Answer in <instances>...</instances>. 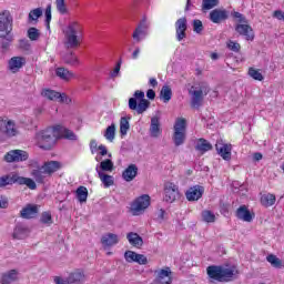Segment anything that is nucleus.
Segmentation results:
<instances>
[{
	"label": "nucleus",
	"mask_w": 284,
	"mask_h": 284,
	"mask_svg": "<svg viewBox=\"0 0 284 284\" xmlns=\"http://www.w3.org/2000/svg\"><path fill=\"white\" fill-rule=\"evenodd\" d=\"M261 203L264 207H272L276 203V195L267 193L261 196Z\"/></svg>",
	"instance_id": "f704fd0d"
},
{
	"label": "nucleus",
	"mask_w": 284,
	"mask_h": 284,
	"mask_svg": "<svg viewBox=\"0 0 284 284\" xmlns=\"http://www.w3.org/2000/svg\"><path fill=\"white\" fill-rule=\"evenodd\" d=\"M102 247L108 250V247H113V245L119 244V235L114 233H106L101 237Z\"/></svg>",
	"instance_id": "b1692460"
},
{
	"label": "nucleus",
	"mask_w": 284,
	"mask_h": 284,
	"mask_svg": "<svg viewBox=\"0 0 284 284\" xmlns=\"http://www.w3.org/2000/svg\"><path fill=\"white\" fill-rule=\"evenodd\" d=\"M28 39L30 41H39V38L41 37V32H39V29L31 27L27 31Z\"/></svg>",
	"instance_id": "c03bdc74"
},
{
	"label": "nucleus",
	"mask_w": 284,
	"mask_h": 284,
	"mask_svg": "<svg viewBox=\"0 0 284 284\" xmlns=\"http://www.w3.org/2000/svg\"><path fill=\"white\" fill-rule=\"evenodd\" d=\"M85 275L82 272L71 273L68 277L69 284H81L83 283Z\"/></svg>",
	"instance_id": "e433bc0d"
},
{
	"label": "nucleus",
	"mask_w": 284,
	"mask_h": 284,
	"mask_svg": "<svg viewBox=\"0 0 284 284\" xmlns=\"http://www.w3.org/2000/svg\"><path fill=\"white\" fill-rule=\"evenodd\" d=\"M187 18H180L175 22L176 41H183L187 37Z\"/></svg>",
	"instance_id": "4468645a"
},
{
	"label": "nucleus",
	"mask_w": 284,
	"mask_h": 284,
	"mask_svg": "<svg viewBox=\"0 0 284 284\" xmlns=\"http://www.w3.org/2000/svg\"><path fill=\"white\" fill-rule=\"evenodd\" d=\"M227 48L229 50H232V52H240L241 44L239 42L230 41Z\"/></svg>",
	"instance_id": "e2e57ef3"
},
{
	"label": "nucleus",
	"mask_w": 284,
	"mask_h": 284,
	"mask_svg": "<svg viewBox=\"0 0 284 284\" xmlns=\"http://www.w3.org/2000/svg\"><path fill=\"white\" fill-rule=\"evenodd\" d=\"M160 99L163 101V103H170L172 100V88H170V85L162 87L160 91Z\"/></svg>",
	"instance_id": "473e14b6"
},
{
	"label": "nucleus",
	"mask_w": 284,
	"mask_h": 284,
	"mask_svg": "<svg viewBox=\"0 0 284 284\" xmlns=\"http://www.w3.org/2000/svg\"><path fill=\"white\" fill-rule=\"evenodd\" d=\"M0 134L12 139L19 134V129H17V123L13 120H3L0 118Z\"/></svg>",
	"instance_id": "0eeeda50"
},
{
	"label": "nucleus",
	"mask_w": 284,
	"mask_h": 284,
	"mask_svg": "<svg viewBox=\"0 0 284 284\" xmlns=\"http://www.w3.org/2000/svg\"><path fill=\"white\" fill-rule=\"evenodd\" d=\"M81 24L77 21L74 22H71L69 26H68V31H67V34H73V36H77L78 32H81Z\"/></svg>",
	"instance_id": "8fccbe9b"
},
{
	"label": "nucleus",
	"mask_w": 284,
	"mask_h": 284,
	"mask_svg": "<svg viewBox=\"0 0 284 284\" xmlns=\"http://www.w3.org/2000/svg\"><path fill=\"white\" fill-rule=\"evenodd\" d=\"M40 17H43L42 8H37L29 12V21H39Z\"/></svg>",
	"instance_id": "a18cd8bd"
},
{
	"label": "nucleus",
	"mask_w": 284,
	"mask_h": 284,
	"mask_svg": "<svg viewBox=\"0 0 284 284\" xmlns=\"http://www.w3.org/2000/svg\"><path fill=\"white\" fill-rule=\"evenodd\" d=\"M248 77H251V79H254V81H263L264 79L263 73H261V70L252 67L248 69Z\"/></svg>",
	"instance_id": "49530a36"
},
{
	"label": "nucleus",
	"mask_w": 284,
	"mask_h": 284,
	"mask_svg": "<svg viewBox=\"0 0 284 284\" xmlns=\"http://www.w3.org/2000/svg\"><path fill=\"white\" fill-rule=\"evenodd\" d=\"M150 207V195L143 194L138 197L131 205L133 216H139L141 212L148 210Z\"/></svg>",
	"instance_id": "1a4fd4ad"
},
{
	"label": "nucleus",
	"mask_w": 284,
	"mask_h": 284,
	"mask_svg": "<svg viewBox=\"0 0 284 284\" xmlns=\"http://www.w3.org/2000/svg\"><path fill=\"white\" fill-rule=\"evenodd\" d=\"M62 130L63 126L55 125L38 132L36 139H38V142L40 143L41 150H52L57 141L61 139Z\"/></svg>",
	"instance_id": "f257e3e1"
},
{
	"label": "nucleus",
	"mask_w": 284,
	"mask_h": 284,
	"mask_svg": "<svg viewBox=\"0 0 284 284\" xmlns=\"http://www.w3.org/2000/svg\"><path fill=\"white\" fill-rule=\"evenodd\" d=\"M28 152L23 150H13L4 155V161L7 163H19V161H28Z\"/></svg>",
	"instance_id": "f8f14e48"
},
{
	"label": "nucleus",
	"mask_w": 284,
	"mask_h": 284,
	"mask_svg": "<svg viewBox=\"0 0 284 284\" xmlns=\"http://www.w3.org/2000/svg\"><path fill=\"white\" fill-rule=\"evenodd\" d=\"M97 172L104 187H111V185H114V178H112V175L103 173V171H100L99 168H97Z\"/></svg>",
	"instance_id": "c756f323"
},
{
	"label": "nucleus",
	"mask_w": 284,
	"mask_h": 284,
	"mask_svg": "<svg viewBox=\"0 0 284 284\" xmlns=\"http://www.w3.org/2000/svg\"><path fill=\"white\" fill-rule=\"evenodd\" d=\"M61 168H63V163L54 160L47 161L42 165V170L44 174H48V176H52V174H54V172H59Z\"/></svg>",
	"instance_id": "6ab92c4d"
},
{
	"label": "nucleus",
	"mask_w": 284,
	"mask_h": 284,
	"mask_svg": "<svg viewBox=\"0 0 284 284\" xmlns=\"http://www.w3.org/2000/svg\"><path fill=\"white\" fill-rule=\"evenodd\" d=\"M104 138L106 139V141H109L110 143L114 142V139H116V124L112 123L111 125H109L105 131H104Z\"/></svg>",
	"instance_id": "2f4dec72"
},
{
	"label": "nucleus",
	"mask_w": 284,
	"mask_h": 284,
	"mask_svg": "<svg viewBox=\"0 0 284 284\" xmlns=\"http://www.w3.org/2000/svg\"><path fill=\"white\" fill-rule=\"evenodd\" d=\"M205 189L201 185H194L185 192L187 201H199L203 196Z\"/></svg>",
	"instance_id": "aec40b11"
},
{
	"label": "nucleus",
	"mask_w": 284,
	"mask_h": 284,
	"mask_svg": "<svg viewBox=\"0 0 284 284\" xmlns=\"http://www.w3.org/2000/svg\"><path fill=\"white\" fill-rule=\"evenodd\" d=\"M121 63H123V60H119L113 72H111V79H115V77H119V73L121 72Z\"/></svg>",
	"instance_id": "680f3d73"
},
{
	"label": "nucleus",
	"mask_w": 284,
	"mask_h": 284,
	"mask_svg": "<svg viewBox=\"0 0 284 284\" xmlns=\"http://www.w3.org/2000/svg\"><path fill=\"white\" fill-rule=\"evenodd\" d=\"M27 185L29 190H37V182L30 178H23L19 174H7L0 178V187H7V185Z\"/></svg>",
	"instance_id": "39448f33"
},
{
	"label": "nucleus",
	"mask_w": 284,
	"mask_h": 284,
	"mask_svg": "<svg viewBox=\"0 0 284 284\" xmlns=\"http://www.w3.org/2000/svg\"><path fill=\"white\" fill-rule=\"evenodd\" d=\"M164 194V201H166V203H174V201L181 196L179 186L172 182L165 184Z\"/></svg>",
	"instance_id": "9b49d317"
},
{
	"label": "nucleus",
	"mask_w": 284,
	"mask_h": 284,
	"mask_svg": "<svg viewBox=\"0 0 284 284\" xmlns=\"http://www.w3.org/2000/svg\"><path fill=\"white\" fill-rule=\"evenodd\" d=\"M45 172H43L42 166L38 169H33L31 171V176L34 179L36 183H44L45 182Z\"/></svg>",
	"instance_id": "7c9ffc66"
},
{
	"label": "nucleus",
	"mask_w": 284,
	"mask_h": 284,
	"mask_svg": "<svg viewBox=\"0 0 284 284\" xmlns=\"http://www.w3.org/2000/svg\"><path fill=\"white\" fill-rule=\"evenodd\" d=\"M215 150L224 161H230L232 159V144L223 143L221 141L215 144Z\"/></svg>",
	"instance_id": "f3484780"
},
{
	"label": "nucleus",
	"mask_w": 284,
	"mask_h": 284,
	"mask_svg": "<svg viewBox=\"0 0 284 284\" xmlns=\"http://www.w3.org/2000/svg\"><path fill=\"white\" fill-rule=\"evenodd\" d=\"M236 219L244 221L245 223H252L254 221V214L250 212L245 205H241L235 212Z\"/></svg>",
	"instance_id": "412c9836"
},
{
	"label": "nucleus",
	"mask_w": 284,
	"mask_h": 284,
	"mask_svg": "<svg viewBox=\"0 0 284 284\" xmlns=\"http://www.w3.org/2000/svg\"><path fill=\"white\" fill-rule=\"evenodd\" d=\"M42 97H44V99H48L49 101H57V99H59L60 103H68V101H70L65 93H60L52 89H44L42 91Z\"/></svg>",
	"instance_id": "2eb2a0df"
},
{
	"label": "nucleus",
	"mask_w": 284,
	"mask_h": 284,
	"mask_svg": "<svg viewBox=\"0 0 284 284\" xmlns=\"http://www.w3.org/2000/svg\"><path fill=\"white\" fill-rule=\"evenodd\" d=\"M185 128H187V121L185 118H179L174 124L173 143L175 148L185 143Z\"/></svg>",
	"instance_id": "423d86ee"
},
{
	"label": "nucleus",
	"mask_w": 284,
	"mask_h": 284,
	"mask_svg": "<svg viewBox=\"0 0 284 284\" xmlns=\"http://www.w3.org/2000/svg\"><path fill=\"white\" fill-rule=\"evenodd\" d=\"M55 74L59 79H62V81H70L71 79H74V73L63 67L57 68Z\"/></svg>",
	"instance_id": "c85d7f7f"
},
{
	"label": "nucleus",
	"mask_w": 284,
	"mask_h": 284,
	"mask_svg": "<svg viewBox=\"0 0 284 284\" xmlns=\"http://www.w3.org/2000/svg\"><path fill=\"white\" fill-rule=\"evenodd\" d=\"M63 61L64 63H67L68 65H79V58L75 57V54L73 52L67 53L63 57Z\"/></svg>",
	"instance_id": "37998d69"
},
{
	"label": "nucleus",
	"mask_w": 284,
	"mask_h": 284,
	"mask_svg": "<svg viewBox=\"0 0 284 284\" xmlns=\"http://www.w3.org/2000/svg\"><path fill=\"white\" fill-rule=\"evenodd\" d=\"M114 162L112 160L106 159L100 163V172H113Z\"/></svg>",
	"instance_id": "79ce46f5"
},
{
	"label": "nucleus",
	"mask_w": 284,
	"mask_h": 284,
	"mask_svg": "<svg viewBox=\"0 0 284 284\" xmlns=\"http://www.w3.org/2000/svg\"><path fill=\"white\" fill-rule=\"evenodd\" d=\"M195 150H197V152H210V150H212V143L201 138L195 145Z\"/></svg>",
	"instance_id": "c9c22d12"
},
{
	"label": "nucleus",
	"mask_w": 284,
	"mask_h": 284,
	"mask_svg": "<svg viewBox=\"0 0 284 284\" xmlns=\"http://www.w3.org/2000/svg\"><path fill=\"white\" fill-rule=\"evenodd\" d=\"M61 139H68V141H77V134H74L72 130L64 129L62 126Z\"/></svg>",
	"instance_id": "3c124183"
},
{
	"label": "nucleus",
	"mask_w": 284,
	"mask_h": 284,
	"mask_svg": "<svg viewBox=\"0 0 284 284\" xmlns=\"http://www.w3.org/2000/svg\"><path fill=\"white\" fill-rule=\"evenodd\" d=\"M129 109L136 114H143L150 109V100L145 99V92L136 90L133 98L129 99Z\"/></svg>",
	"instance_id": "20e7f679"
},
{
	"label": "nucleus",
	"mask_w": 284,
	"mask_h": 284,
	"mask_svg": "<svg viewBox=\"0 0 284 284\" xmlns=\"http://www.w3.org/2000/svg\"><path fill=\"white\" fill-rule=\"evenodd\" d=\"M28 236H30V229L28 227V225L23 223L16 224L12 233V239H14L16 241H23Z\"/></svg>",
	"instance_id": "dca6fc26"
},
{
	"label": "nucleus",
	"mask_w": 284,
	"mask_h": 284,
	"mask_svg": "<svg viewBox=\"0 0 284 284\" xmlns=\"http://www.w3.org/2000/svg\"><path fill=\"white\" fill-rule=\"evenodd\" d=\"M193 32H196V34L203 32V22L201 20H193Z\"/></svg>",
	"instance_id": "13d9d810"
},
{
	"label": "nucleus",
	"mask_w": 284,
	"mask_h": 284,
	"mask_svg": "<svg viewBox=\"0 0 284 284\" xmlns=\"http://www.w3.org/2000/svg\"><path fill=\"white\" fill-rule=\"evenodd\" d=\"M37 214H39V205L28 204L20 211L21 219H37Z\"/></svg>",
	"instance_id": "5701e85b"
},
{
	"label": "nucleus",
	"mask_w": 284,
	"mask_h": 284,
	"mask_svg": "<svg viewBox=\"0 0 284 284\" xmlns=\"http://www.w3.org/2000/svg\"><path fill=\"white\" fill-rule=\"evenodd\" d=\"M47 30H50V21H52V4H48L44 12Z\"/></svg>",
	"instance_id": "5fc2aeb1"
},
{
	"label": "nucleus",
	"mask_w": 284,
	"mask_h": 284,
	"mask_svg": "<svg viewBox=\"0 0 284 284\" xmlns=\"http://www.w3.org/2000/svg\"><path fill=\"white\" fill-rule=\"evenodd\" d=\"M232 17H233V19H237V21H239V23L241 24V23H248V21H247V18H245V16H243L241 12H239V11H234L233 13H232Z\"/></svg>",
	"instance_id": "bf43d9fd"
},
{
	"label": "nucleus",
	"mask_w": 284,
	"mask_h": 284,
	"mask_svg": "<svg viewBox=\"0 0 284 284\" xmlns=\"http://www.w3.org/2000/svg\"><path fill=\"white\" fill-rule=\"evenodd\" d=\"M206 274L209 278H211L210 283H230V281H234L236 278V273H234V268L225 267L223 265H211L206 268Z\"/></svg>",
	"instance_id": "f03ea898"
},
{
	"label": "nucleus",
	"mask_w": 284,
	"mask_h": 284,
	"mask_svg": "<svg viewBox=\"0 0 284 284\" xmlns=\"http://www.w3.org/2000/svg\"><path fill=\"white\" fill-rule=\"evenodd\" d=\"M75 193H77V199L80 203H85L88 201V187L79 186Z\"/></svg>",
	"instance_id": "a19ab883"
},
{
	"label": "nucleus",
	"mask_w": 284,
	"mask_h": 284,
	"mask_svg": "<svg viewBox=\"0 0 284 284\" xmlns=\"http://www.w3.org/2000/svg\"><path fill=\"white\" fill-rule=\"evenodd\" d=\"M189 94L191 95V108L199 110V108L203 105L204 97L210 94V87L207 83L201 82L197 85H192L189 90Z\"/></svg>",
	"instance_id": "7ed1b4c3"
},
{
	"label": "nucleus",
	"mask_w": 284,
	"mask_h": 284,
	"mask_svg": "<svg viewBox=\"0 0 284 284\" xmlns=\"http://www.w3.org/2000/svg\"><path fill=\"white\" fill-rule=\"evenodd\" d=\"M161 133V120L159 119V116L151 118L150 136H152L153 139H159V135Z\"/></svg>",
	"instance_id": "a878e982"
},
{
	"label": "nucleus",
	"mask_w": 284,
	"mask_h": 284,
	"mask_svg": "<svg viewBox=\"0 0 284 284\" xmlns=\"http://www.w3.org/2000/svg\"><path fill=\"white\" fill-rule=\"evenodd\" d=\"M90 150H91V154H94V152H97V150H99V145L97 144V140H91L90 141Z\"/></svg>",
	"instance_id": "69168bd1"
},
{
	"label": "nucleus",
	"mask_w": 284,
	"mask_h": 284,
	"mask_svg": "<svg viewBox=\"0 0 284 284\" xmlns=\"http://www.w3.org/2000/svg\"><path fill=\"white\" fill-rule=\"evenodd\" d=\"M202 221H204V223H214L216 221V215L209 210L202 211Z\"/></svg>",
	"instance_id": "de8ad7c7"
},
{
	"label": "nucleus",
	"mask_w": 284,
	"mask_h": 284,
	"mask_svg": "<svg viewBox=\"0 0 284 284\" xmlns=\"http://www.w3.org/2000/svg\"><path fill=\"white\" fill-rule=\"evenodd\" d=\"M23 65H26L24 58L13 57L9 60V70H11V72H18L21 70V68H23Z\"/></svg>",
	"instance_id": "cd10ccee"
},
{
	"label": "nucleus",
	"mask_w": 284,
	"mask_h": 284,
	"mask_svg": "<svg viewBox=\"0 0 284 284\" xmlns=\"http://www.w3.org/2000/svg\"><path fill=\"white\" fill-rule=\"evenodd\" d=\"M235 31L240 33L241 37H245L246 41H254V30L247 23H241L235 26Z\"/></svg>",
	"instance_id": "a211bd4d"
},
{
	"label": "nucleus",
	"mask_w": 284,
	"mask_h": 284,
	"mask_svg": "<svg viewBox=\"0 0 284 284\" xmlns=\"http://www.w3.org/2000/svg\"><path fill=\"white\" fill-rule=\"evenodd\" d=\"M136 174H139V166L136 164H130L122 173V178L126 183L130 181H134L136 179Z\"/></svg>",
	"instance_id": "393cba45"
},
{
	"label": "nucleus",
	"mask_w": 284,
	"mask_h": 284,
	"mask_svg": "<svg viewBox=\"0 0 284 284\" xmlns=\"http://www.w3.org/2000/svg\"><path fill=\"white\" fill-rule=\"evenodd\" d=\"M209 19L212 21V23H225V21L230 19V11L223 8L214 9L210 12Z\"/></svg>",
	"instance_id": "9d476101"
},
{
	"label": "nucleus",
	"mask_w": 284,
	"mask_h": 284,
	"mask_svg": "<svg viewBox=\"0 0 284 284\" xmlns=\"http://www.w3.org/2000/svg\"><path fill=\"white\" fill-rule=\"evenodd\" d=\"M135 263L139 265H148V257L143 254H136L135 255Z\"/></svg>",
	"instance_id": "052dcab7"
},
{
	"label": "nucleus",
	"mask_w": 284,
	"mask_h": 284,
	"mask_svg": "<svg viewBox=\"0 0 284 284\" xmlns=\"http://www.w3.org/2000/svg\"><path fill=\"white\" fill-rule=\"evenodd\" d=\"M55 8L60 14H68V4H65V0H55Z\"/></svg>",
	"instance_id": "864d4df0"
},
{
	"label": "nucleus",
	"mask_w": 284,
	"mask_h": 284,
	"mask_svg": "<svg viewBox=\"0 0 284 284\" xmlns=\"http://www.w3.org/2000/svg\"><path fill=\"white\" fill-rule=\"evenodd\" d=\"M1 39H2L1 48L3 50H8L12 41H14V37L12 36V32H7L4 36H1Z\"/></svg>",
	"instance_id": "ea45409f"
},
{
	"label": "nucleus",
	"mask_w": 284,
	"mask_h": 284,
	"mask_svg": "<svg viewBox=\"0 0 284 284\" xmlns=\"http://www.w3.org/2000/svg\"><path fill=\"white\" fill-rule=\"evenodd\" d=\"M40 222L44 225H52V214H50V212H43Z\"/></svg>",
	"instance_id": "6e6d98bb"
},
{
	"label": "nucleus",
	"mask_w": 284,
	"mask_h": 284,
	"mask_svg": "<svg viewBox=\"0 0 284 284\" xmlns=\"http://www.w3.org/2000/svg\"><path fill=\"white\" fill-rule=\"evenodd\" d=\"M98 150H100V156L108 155V149L105 148V145H103V144L99 145Z\"/></svg>",
	"instance_id": "774afa93"
},
{
	"label": "nucleus",
	"mask_w": 284,
	"mask_h": 284,
	"mask_svg": "<svg viewBox=\"0 0 284 284\" xmlns=\"http://www.w3.org/2000/svg\"><path fill=\"white\" fill-rule=\"evenodd\" d=\"M266 261L272 265V267H275V270H283L284 267L283 261L274 254H268L266 256Z\"/></svg>",
	"instance_id": "72a5a7b5"
},
{
	"label": "nucleus",
	"mask_w": 284,
	"mask_h": 284,
	"mask_svg": "<svg viewBox=\"0 0 284 284\" xmlns=\"http://www.w3.org/2000/svg\"><path fill=\"white\" fill-rule=\"evenodd\" d=\"M130 131V118L122 116L120 119V134L125 136Z\"/></svg>",
	"instance_id": "58836bf2"
},
{
	"label": "nucleus",
	"mask_w": 284,
	"mask_h": 284,
	"mask_svg": "<svg viewBox=\"0 0 284 284\" xmlns=\"http://www.w3.org/2000/svg\"><path fill=\"white\" fill-rule=\"evenodd\" d=\"M219 0H202V10H212L219 6Z\"/></svg>",
	"instance_id": "603ef678"
},
{
	"label": "nucleus",
	"mask_w": 284,
	"mask_h": 284,
	"mask_svg": "<svg viewBox=\"0 0 284 284\" xmlns=\"http://www.w3.org/2000/svg\"><path fill=\"white\" fill-rule=\"evenodd\" d=\"M67 43L69 48H79V37L74 34L67 33Z\"/></svg>",
	"instance_id": "09e8293b"
},
{
	"label": "nucleus",
	"mask_w": 284,
	"mask_h": 284,
	"mask_svg": "<svg viewBox=\"0 0 284 284\" xmlns=\"http://www.w3.org/2000/svg\"><path fill=\"white\" fill-rule=\"evenodd\" d=\"M136 252H134V251H126L125 253H124V258H125V261H126V263H135V261H136Z\"/></svg>",
	"instance_id": "4d7b16f0"
},
{
	"label": "nucleus",
	"mask_w": 284,
	"mask_h": 284,
	"mask_svg": "<svg viewBox=\"0 0 284 284\" xmlns=\"http://www.w3.org/2000/svg\"><path fill=\"white\" fill-rule=\"evenodd\" d=\"M126 240L129 241L130 245H132L133 247H138V250H141V247H143V237H141L139 233H128Z\"/></svg>",
	"instance_id": "bb28decb"
},
{
	"label": "nucleus",
	"mask_w": 284,
	"mask_h": 284,
	"mask_svg": "<svg viewBox=\"0 0 284 284\" xmlns=\"http://www.w3.org/2000/svg\"><path fill=\"white\" fill-rule=\"evenodd\" d=\"M148 30H150V22L146 17H143L132 34L135 43H141L148 37Z\"/></svg>",
	"instance_id": "6e6552de"
},
{
	"label": "nucleus",
	"mask_w": 284,
	"mask_h": 284,
	"mask_svg": "<svg viewBox=\"0 0 284 284\" xmlns=\"http://www.w3.org/2000/svg\"><path fill=\"white\" fill-rule=\"evenodd\" d=\"M19 45H20L21 50H26L28 52L30 50V40L22 39V40H20Z\"/></svg>",
	"instance_id": "0e129e2a"
},
{
	"label": "nucleus",
	"mask_w": 284,
	"mask_h": 284,
	"mask_svg": "<svg viewBox=\"0 0 284 284\" xmlns=\"http://www.w3.org/2000/svg\"><path fill=\"white\" fill-rule=\"evenodd\" d=\"M12 14L4 10L0 12V32H12Z\"/></svg>",
	"instance_id": "ddd939ff"
},
{
	"label": "nucleus",
	"mask_w": 284,
	"mask_h": 284,
	"mask_svg": "<svg viewBox=\"0 0 284 284\" xmlns=\"http://www.w3.org/2000/svg\"><path fill=\"white\" fill-rule=\"evenodd\" d=\"M17 281V270H11L8 273L2 274L1 283L2 284H10Z\"/></svg>",
	"instance_id": "4c0bfd02"
},
{
	"label": "nucleus",
	"mask_w": 284,
	"mask_h": 284,
	"mask_svg": "<svg viewBox=\"0 0 284 284\" xmlns=\"http://www.w3.org/2000/svg\"><path fill=\"white\" fill-rule=\"evenodd\" d=\"M156 281L160 284H172V270L170 267L162 268L160 271H155Z\"/></svg>",
	"instance_id": "4be33fe9"
},
{
	"label": "nucleus",
	"mask_w": 284,
	"mask_h": 284,
	"mask_svg": "<svg viewBox=\"0 0 284 284\" xmlns=\"http://www.w3.org/2000/svg\"><path fill=\"white\" fill-rule=\"evenodd\" d=\"M53 281H54L55 284H70L69 281H68V278L64 280V278H62L61 276H55V277L53 278Z\"/></svg>",
	"instance_id": "338daca9"
}]
</instances>
